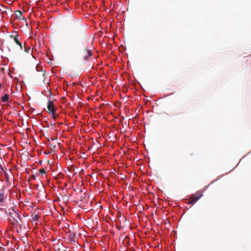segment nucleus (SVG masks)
Masks as SVG:
<instances>
[{"instance_id": "obj_12", "label": "nucleus", "mask_w": 251, "mask_h": 251, "mask_svg": "<svg viewBox=\"0 0 251 251\" xmlns=\"http://www.w3.org/2000/svg\"><path fill=\"white\" fill-rule=\"evenodd\" d=\"M73 236L72 238H71V241H74V242L75 241V239H73V238H74V237H75V232H73Z\"/></svg>"}, {"instance_id": "obj_16", "label": "nucleus", "mask_w": 251, "mask_h": 251, "mask_svg": "<svg viewBox=\"0 0 251 251\" xmlns=\"http://www.w3.org/2000/svg\"><path fill=\"white\" fill-rule=\"evenodd\" d=\"M45 75V72H44V73L43 74V76L44 77Z\"/></svg>"}, {"instance_id": "obj_9", "label": "nucleus", "mask_w": 251, "mask_h": 251, "mask_svg": "<svg viewBox=\"0 0 251 251\" xmlns=\"http://www.w3.org/2000/svg\"><path fill=\"white\" fill-rule=\"evenodd\" d=\"M39 217L38 215H35L32 217V220L33 221H36L38 220Z\"/></svg>"}, {"instance_id": "obj_18", "label": "nucleus", "mask_w": 251, "mask_h": 251, "mask_svg": "<svg viewBox=\"0 0 251 251\" xmlns=\"http://www.w3.org/2000/svg\"><path fill=\"white\" fill-rule=\"evenodd\" d=\"M2 48H0V49H1Z\"/></svg>"}, {"instance_id": "obj_10", "label": "nucleus", "mask_w": 251, "mask_h": 251, "mask_svg": "<svg viewBox=\"0 0 251 251\" xmlns=\"http://www.w3.org/2000/svg\"><path fill=\"white\" fill-rule=\"evenodd\" d=\"M39 174H40L42 176L43 174H46V172H45V170L44 169H40L39 170Z\"/></svg>"}, {"instance_id": "obj_14", "label": "nucleus", "mask_w": 251, "mask_h": 251, "mask_svg": "<svg viewBox=\"0 0 251 251\" xmlns=\"http://www.w3.org/2000/svg\"><path fill=\"white\" fill-rule=\"evenodd\" d=\"M4 173H5V175L6 177L7 178V173L4 172Z\"/></svg>"}, {"instance_id": "obj_7", "label": "nucleus", "mask_w": 251, "mask_h": 251, "mask_svg": "<svg viewBox=\"0 0 251 251\" xmlns=\"http://www.w3.org/2000/svg\"><path fill=\"white\" fill-rule=\"evenodd\" d=\"M9 95L8 94H5L1 98V100L3 102H7L9 101Z\"/></svg>"}, {"instance_id": "obj_3", "label": "nucleus", "mask_w": 251, "mask_h": 251, "mask_svg": "<svg viewBox=\"0 0 251 251\" xmlns=\"http://www.w3.org/2000/svg\"><path fill=\"white\" fill-rule=\"evenodd\" d=\"M47 108L49 110V113H51L53 118H55V109L54 108L53 101L51 100H49Z\"/></svg>"}, {"instance_id": "obj_13", "label": "nucleus", "mask_w": 251, "mask_h": 251, "mask_svg": "<svg viewBox=\"0 0 251 251\" xmlns=\"http://www.w3.org/2000/svg\"><path fill=\"white\" fill-rule=\"evenodd\" d=\"M0 13H1V15L3 16V15L5 14V13L6 12H5V11H2L1 10V9L0 8Z\"/></svg>"}, {"instance_id": "obj_11", "label": "nucleus", "mask_w": 251, "mask_h": 251, "mask_svg": "<svg viewBox=\"0 0 251 251\" xmlns=\"http://www.w3.org/2000/svg\"><path fill=\"white\" fill-rule=\"evenodd\" d=\"M31 48H24V51L26 53H29L30 52V49Z\"/></svg>"}, {"instance_id": "obj_17", "label": "nucleus", "mask_w": 251, "mask_h": 251, "mask_svg": "<svg viewBox=\"0 0 251 251\" xmlns=\"http://www.w3.org/2000/svg\"><path fill=\"white\" fill-rule=\"evenodd\" d=\"M33 50V48H32V50H30V51H31V53L32 52Z\"/></svg>"}, {"instance_id": "obj_1", "label": "nucleus", "mask_w": 251, "mask_h": 251, "mask_svg": "<svg viewBox=\"0 0 251 251\" xmlns=\"http://www.w3.org/2000/svg\"><path fill=\"white\" fill-rule=\"evenodd\" d=\"M93 55V52L91 50L87 48H82L79 53V61L81 64H86L90 60Z\"/></svg>"}, {"instance_id": "obj_2", "label": "nucleus", "mask_w": 251, "mask_h": 251, "mask_svg": "<svg viewBox=\"0 0 251 251\" xmlns=\"http://www.w3.org/2000/svg\"><path fill=\"white\" fill-rule=\"evenodd\" d=\"M202 196V192L198 191L189 198L188 203L194 205Z\"/></svg>"}, {"instance_id": "obj_15", "label": "nucleus", "mask_w": 251, "mask_h": 251, "mask_svg": "<svg viewBox=\"0 0 251 251\" xmlns=\"http://www.w3.org/2000/svg\"><path fill=\"white\" fill-rule=\"evenodd\" d=\"M31 176L32 177H33V178H35V176H34V175H31Z\"/></svg>"}, {"instance_id": "obj_6", "label": "nucleus", "mask_w": 251, "mask_h": 251, "mask_svg": "<svg viewBox=\"0 0 251 251\" xmlns=\"http://www.w3.org/2000/svg\"><path fill=\"white\" fill-rule=\"evenodd\" d=\"M6 197L4 190H1L0 192V203H2Z\"/></svg>"}, {"instance_id": "obj_5", "label": "nucleus", "mask_w": 251, "mask_h": 251, "mask_svg": "<svg viewBox=\"0 0 251 251\" xmlns=\"http://www.w3.org/2000/svg\"><path fill=\"white\" fill-rule=\"evenodd\" d=\"M23 12L20 10H17L15 13V18L19 20H25L26 21V18L24 17H22Z\"/></svg>"}, {"instance_id": "obj_4", "label": "nucleus", "mask_w": 251, "mask_h": 251, "mask_svg": "<svg viewBox=\"0 0 251 251\" xmlns=\"http://www.w3.org/2000/svg\"><path fill=\"white\" fill-rule=\"evenodd\" d=\"M12 210L13 211V213L12 212H9V215L13 218H14V221L15 222L18 223L16 218H17L19 220H21V216L20 214H19L16 211H14L13 209Z\"/></svg>"}, {"instance_id": "obj_8", "label": "nucleus", "mask_w": 251, "mask_h": 251, "mask_svg": "<svg viewBox=\"0 0 251 251\" xmlns=\"http://www.w3.org/2000/svg\"><path fill=\"white\" fill-rule=\"evenodd\" d=\"M18 35H16V36L14 37V40L15 42L20 46V47H23L22 43L20 42L19 40V39L18 38Z\"/></svg>"}]
</instances>
